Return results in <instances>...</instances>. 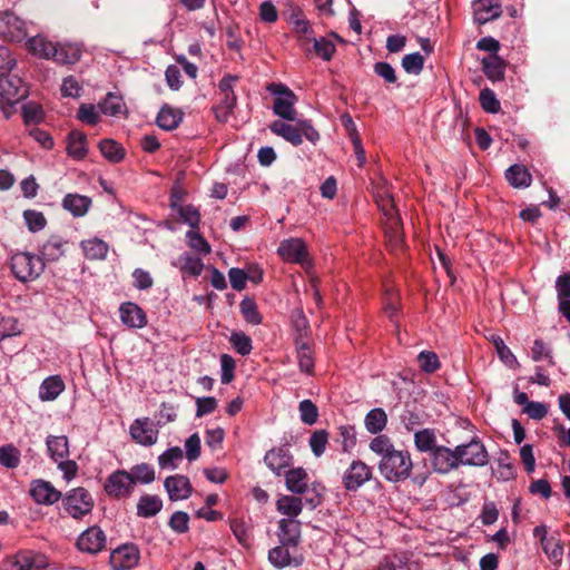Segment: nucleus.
Listing matches in <instances>:
<instances>
[{"label":"nucleus","mask_w":570,"mask_h":570,"mask_svg":"<svg viewBox=\"0 0 570 570\" xmlns=\"http://www.w3.org/2000/svg\"><path fill=\"white\" fill-rule=\"evenodd\" d=\"M279 546L268 552L269 562L278 569L286 567H299L304 558L297 551L301 541V532L297 524L292 521H278Z\"/></svg>","instance_id":"obj_1"},{"label":"nucleus","mask_w":570,"mask_h":570,"mask_svg":"<svg viewBox=\"0 0 570 570\" xmlns=\"http://www.w3.org/2000/svg\"><path fill=\"white\" fill-rule=\"evenodd\" d=\"M312 492H314L312 495H306L304 499L289 494L281 495L276 501V510L286 518L279 521H292L297 524V530L301 531V521L297 520V517L302 513L303 504L305 503L312 509H315L322 502L321 495L316 493L315 487L312 488Z\"/></svg>","instance_id":"obj_2"},{"label":"nucleus","mask_w":570,"mask_h":570,"mask_svg":"<svg viewBox=\"0 0 570 570\" xmlns=\"http://www.w3.org/2000/svg\"><path fill=\"white\" fill-rule=\"evenodd\" d=\"M413 462L407 451L394 450L390 455L382 458L379 464L380 472L390 482H400L410 476Z\"/></svg>","instance_id":"obj_3"},{"label":"nucleus","mask_w":570,"mask_h":570,"mask_svg":"<svg viewBox=\"0 0 570 570\" xmlns=\"http://www.w3.org/2000/svg\"><path fill=\"white\" fill-rule=\"evenodd\" d=\"M28 96L22 79L14 75L0 76V109L9 118L11 108Z\"/></svg>","instance_id":"obj_4"},{"label":"nucleus","mask_w":570,"mask_h":570,"mask_svg":"<svg viewBox=\"0 0 570 570\" xmlns=\"http://www.w3.org/2000/svg\"><path fill=\"white\" fill-rule=\"evenodd\" d=\"M269 129L294 146H299L303 142V136L313 144L320 139L318 132L306 120H299L296 126L275 120L269 125Z\"/></svg>","instance_id":"obj_5"},{"label":"nucleus","mask_w":570,"mask_h":570,"mask_svg":"<svg viewBox=\"0 0 570 570\" xmlns=\"http://www.w3.org/2000/svg\"><path fill=\"white\" fill-rule=\"evenodd\" d=\"M43 269L45 263L39 256L21 252L11 257V271L16 278L21 282L36 279Z\"/></svg>","instance_id":"obj_6"},{"label":"nucleus","mask_w":570,"mask_h":570,"mask_svg":"<svg viewBox=\"0 0 570 570\" xmlns=\"http://www.w3.org/2000/svg\"><path fill=\"white\" fill-rule=\"evenodd\" d=\"M62 508L70 517L80 519L91 512L94 499L86 489L76 488L62 498Z\"/></svg>","instance_id":"obj_7"},{"label":"nucleus","mask_w":570,"mask_h":570,"mask_svg":"<svg viewBox=\"0 0 570 570\" xmlns=\"http://www.w3.org/2000/svg\"><path fill=\"white\" fill-rule=\"evenodd\" d=\"M454 453H456L459 466H484L489 462L488 451L478 438H473L466 444L455 446Z\"/></svg>","instance_id":"obj_8"},{"label":"nucleus","mask_w":570,"mask_h":570,"mask_svg":"<svg viewBox=\"0 0 570 570\" xmlns=\"http://www.w3.org/2000/svg\"><path fill=\"white\" fill-rule=\"evenodd\" d=\"M47 563L42 556L32 551H19L0 562V570H41Z\"/></svg>","instance_id":"obj_9"},{"label":"nucleus","mask_w":570,"mask_h":570,"mask_svg":"<svg viewBox=\"0 0 570 570\" xmlns=\"http://www.w3.org/2000/svg\"><path fill=\"white\" fill-rule=\"evenodd\" d=\"M28 35L27 23L12 11L0 12V36L8 41L20 42Z\"/></svg>","instance_id":"obj_10"},{"label":"nucleus","mask_w":570,"mask_h":570,"mask_svg":"<svg viewBox=\"0 0 570 570\" xmlns=\"http://www.w3.org/2000/svg\"><path fill=\"white\" fill-rule=\"evenodd\" d=\"M104 489L109 497L124 499L131 495L135 485L128 471L117 470L107 478Z\"/></svg>","instance_id":"obj_11"},{"label":"nucleus","mask_w":570,"mask_h":570,"mask_svg":"<svg viewBox=\"0 0 570 570\" xmlns=\"http://www.w3.org/2000/svg\"><path fill=\"white\" fill-rule=\"evenodd\" d=\"M277 254L287 263L305 265L309 262L307 247L301 238L282 240Z\"/></svg>","instance_id":"obj_12"},{"label":"nucleus","mask_w":570,"mask_h":570,"mask_svg":"<svg viewBox=\"0 0 570 570\" xmlns=\"http://www.w3.org/2000/svg\"><path fill=\"white\" fill-rule=\"evenodd\" d=\"M372 478L371 468L364 462L353 461L343 475L344 488L355 491Z\"/></svg>","instance_id":"obj_13"},{"label":"nucleus","mask_w":570,"mask_h":570,"mask_svg":"<svg viewBox=\"0 0 570 570\" xmlns=\"http://www.w3.org/2000/svg\"><path fill=\"white\" fill-rule=\"evenodd\" d=\"M139 550L135 544H124L110 553L114 570H130L138 564Z\"/></svg>","instance_id":"obj_14"},{"label":"nucleus","mask_w":570,"mask_h":570,"mask_svg":"<svg viewBox=\"0 0 570 570\" xmlns=\"http://www.w3.org/2000/svg\"><path fill=\"white\" fill-rule=\"evenodd\" d=\"M132 440L144 446L154 445L158 440V430L148 417L135 420L129 428Z\"/></svg>","instance_id":"obj_15"},{"label":"nucleus","mask_w":570,"mask_h":570,"mask_svg":"<svg viewBox=\"0 0 570 570\" xmlns=\"http://www.w3.org/2000/svg\"><path fill=\"white\" fill-rule=\"evenodd\" d=\"M106 541L105 532L99 527L94 525L79 535L77 547L82 552L95 554L105 548Z\"/></svg>","instance_id":"obj_16"},{"label":"nucleus","mask_w":570,"mask_h":570,"mask_svg":"<svg viewBox=\"0 0 570 570\" xmlns=\"http://www.w3.org/2000/svg\"><path fill=\"white\" fill-rule=\"evenodd\" d=\"M29 492L38 504L51 505L61 499V492L49 481L41 479L31 482Z\"/></svg>","instance_id":"obj_17"},{"label":"nucleus","mask_w":570,"mask_h":570,"mask_svg":"<svg viewBox=\"0 0 570 570\" xmlns=\"http://www.w3.org/2000/svg\"><path fill=\"white\" fill-rule=\"evenodd\" d=\"M164 487L170 501L186 500L193 493L189 479L181 474L167 476L164 481Z\"/></svg>","instance_id":"obj_18"},{"label":"nucleus","mask_w":570,"mask_h":570,"mask_svg":"<svg viewBox=\"0 0 570 570\" xmlns=\"http://www.w3.org/2000/svg\"><path fill=\"white\" fill-rule=\"evenodd\" d=\"M432 465L435 472L446 474L459 468L458 456L454 449L436 446L431 453Z\"/></svg>","instance_id":"obj_19"},{"label":"nucleus","mask_w":570,"mask_h":570,"mask_svg":"<svg viewBox=\"0 0 570 570\" xmlns=\"http://www.w3.org/2000/svg\"><path fill=\"white\" fill-rule=\"evenodd\" d=\"M69 242L59 235H51L40 247L41 261L52 263L59 261L67 253Z\"/></svg>","instance_id":"obj_20"},{"label":"nucleus","mask_w":570,"mask_h":570,"mask_svg":"<svg viewBox=\"0 0 570 570\" xmlns=\"http://www.w3.org/2000/svg\"><path fill=\"white\" fill-rule=\"evenodd\" d=\"M264 462L276 475H281L292 465L293 456L286 446H279L267 451Z\"/></svg>","instance_id":"obj_21"},{"label":"nucleus","mask_w":570,"mask_h":570,"mask_svg":"<svg viewBox=\"0 0 570 570\" xmlns=\"http://www.w3.org/2000/svg\"><path fill=\"white\" fill-rule=\"evenodd\" d=\"M286 489L294 494H309V478L305 469L293 468L285 471Z\"/></svg>","instance_id":"obj_22"},{"label":"nucleus","mask_w":570,"mask_h":570,"mask_svg":"<svg viewBox=\"0 0 570 570\" xmlns=\"http://www.w3.org/2000/svg\"><path fill=\"white\" fill-rule=\"evenodd\" d=\"M121 322L130 328H142L147 324V315L136 303L126 302L119 307Z\"/></svg>","instance_id":"obj_23"},{"label":"nucleus","mask_w":570,"mask_h":570,"mask_svg":"<svg viewBox=\"0 0 570 570\" xmlns=\"http://www.w3.org/2000/svg\"><path fill=\"white\" fill-rule=\"evenodd\" d=\"M474 20L484 24L500 17L501 10L498 0H476L473 2Z\"/></svg>","instance_id":"obj_24"},{"label":"nucleus","mask_w":570,"mask_h":570,"mask_svg":"<svg viewBox=\"0 0 570 570\" xmlns=\"http://www.w3.org/2000/svg\"><path fill=\"white\" fill-rule=\"evenodd\" d=\"M334 39L340 42H344L343 38H341L335 32H331L326 37H321V38L313 37L312 41H313V50H314L315 55L325 61H330L336 51V46L334 43Z\"/></svg>","instance_id":"obj_25"},{"label":"nucleus","mask_w":570,"mask_h":570,"mask_svg":"<svg viewBox=\"0 0 570 570\" xmlns=\"http://www.w3.org/2000/svg\"><path fill=\"white\" fill-rule=\"evenodd\" d=\"M559 312L570 323V273L560 275L556 281Z\"/></svg>","instance_id":"obj_26"},{"label":"nucleus","mask_w":570,"mask_h":570,"mask_svg":"<svg viewBox=\"0 0 570 570\" xmlns=\"http://www.w3.org/2000/svg\"><path fill=\"white\" fill-rule=\"evenodd\" d=\"M52 60L61 65L76 63L81 56V49L76 43H53Z\"/></svg>","instance_id":"obj_27"},{"label":"nucleus","mask_w":570,"mask_h":570,"mask_svg":"<svg viewBox=\"0 0 570 570\" xmlns=\"http://www.w3.org/2000/svg\"><path fill=\"white\" fill-rule=\"evenodd\" d=\"M91 206V198L79 194H67L62 199L63 209L75 217L85 216Z\"/></svg>","instance_id":"obj_28"},{"label":"nucleus","mask_w":570,"mask_h":570,"mask_svg":"<svg viewBox=\"0 0 570 570\" xmlns=\"http://www.w3.org/2000/svg\"><path fill=\"white\" fill-rule=\"evenodd\" d=\"M87 137L83 132L72 130L67 140V154L76 159H83L87 155Z\"/></svg>","instance_id":"obj_29"},{"label":"nucleus","mask_w":570,"mask_h":570,"mask_svg":"<svg viewBox=\"0 0 570 570\" xmlns=\"http://www.w3.org/2000/svg\"><path fill=\"white\" fill-rule=\"evenodd\" d=\"M163 509V500L156 494H144L137 503V515L140 518L155 517Z\"/></svg>","instance_id":"obj_30"},{"label":"nucleus","mask_w":570,"mask_h":570,"mask_svg":"<svg viewBox=\"0 0 570 570\" xmlns=\"http://www.w3.org/2000/svg\"><path fill=\"white\" fill-rule=\"evenodd\" d=\"M50 458L56 462L69 458V442L65 435H49L46 440Z\"/></svg>","instance_id":"obj_31"},{"label":"nucleus","mask_w":570,"mask_h":570,"mask_svg":"<svg viewBox=\"0 0 570 570\" xmlns=\"http://www.w3.org/2000/svg\"><path fill=\"white\" fill-rule=\"evenodd\" d=\"M83 255L88 259H105L108 254V244L98 237L85 239L80 243Z\"/></svg>","instance_id":"obj_32"},{"label":"nucleus","mask_w":570,"mask_h":570,"mask_svg":"<svg viewBox=\"0 0 570 570\" xmlns=\"http://www.w3.org/2000/svg\"><path fill=\"white\" fill-rule=\"evenodd\" d=\"M296 102V96L294 92H289V95L285 97H276L273 105V111L278 117L286 120H295L296 119V110L294 105Z\"/></svg>","instance_id":"obj_33"},{"label":"nucleus","mask_w":570,"mask_h":570,"mask_svg":"<svg viewBox=\"0 0 570 570\" xmlns=\"http://www.w3.org/2000/svg\"><path fill=\"white\" fill-rule=\"evenodd\" d=\"M65 390V383L60 376L47 377L39 387V397L42 401L56 400Z\"/></svg>","instance_id":"obj_34"},{"label":"nucleus","mask_w":570,"mask_h":570,"mask_svg":"<svg viewBox=\"0 0 570 570\" xmlns=\"http://www.w3.org/2000/svg\"><path fill=\"white\" fill-rule=\"evenodd\" d=\"M171 208L179 215L183 223L196 228L200 222V214L193 205H179L175 195L171 196Z\"/></svg>","instance_id":"obj_35"},{"label":"nucleus","mask_w":570,"mask_h":570,"mask_svg":"<svg viewBox=\"0 0 570 570\" xmlns=\"http://www.w3.org/2000/svg\"><path fill=\"white\" fill-rule=\"evenodd\" d=\"M183 120V112L179 109L164 106L158 112L156 122L165 130L176 129Z\"/></svg>","instance_id":"obj_36"},{"label":"nucleus","mask_w":570,"mask_h":570,"mask_svg":"<svg viewBox=\"0 0 570 570\" xmlns=\"http://www.w3.org/2000/svg\"><path fill=\"white\" fill-rule=\"evenodd\" d=\"M26 47L28 51L33 56L45 59L53 58V43L42 36H35L29 38L26 42Z\"/></svg>","instance_id":"obj_37"},{"label":"nucleus","mask_w":570,"mask_h":570,"mask_svg":"<svg viewBox=\"0 0 570 570\" xmlns=\"http://www.w3.org/2000/svg\"><path fill=\"white\" fill-rule=\"evenodd\" d=\"M296 353L297 362L301 372L308 375L313 374L314 371V352L307 342L297 340L296 341Z\"/></svg>","instance_id":"obj_38"},{"label":"nucleus","mask_w":570,"mask_h":570,"mask_svg":"<svg viewBox=\"0 0 570 570\" xmlns=\"http://www.w3.org/2000/svg\"><path fill=\"white\" fill-rule=\"evenodd\" d=\"M505 178L515 188H525L529 187L532 177L531 174L524 166L513 165L505 171Z\"/></svg>","instance_id":"obj_39"},{"label":"nucleus","mask_w":570,"mask_h":570,"mask_svg":"<svg viewBox=\"0 0 570 570\" xmlns=\"http://www.w3.org/2000/svg\"><path fill=\"white\" fill-rule=\"evenodd\" d=\"M483 71L485 76L492 80L498 81L504 78L505 65L497 55H492L482 60Z\"/></svg>","instance_id":"obj_40"},{"label":"nucleus","mask_w":570,"mask_h":570,"mask_svg":"<svg viewBox=\"0 0 570 570\" xmlns=\"http://www.w3.org/2000/svg\"><path fill=\"white\" fill-rule=\"evenodd\" d=\"M365 428L372 433L376 434L384 430L387 423V415L383 409L376 407L371 410L365 416Z\"/></svg>","instance_id":"obj_41"},{"label":"nucleus","mask_w":570,"mask_h":570,"mask_svg":"<svg viewBox=\"0 0 570 570\" xmlns=\"http://www.w3.org/2000/svg\"><path fill=\"white\" fill-rule=\"evenodd\" d=\"M219 102L214 107L215 117L219 122H226L232 115L237 98L236 95H219Z\"/></svg>","instance_id":"obj_42"},{"label":"nucleus","mask_w":570,"mask_h":570,"mask_svg":"<svg viewBox=\"0 0 570 570\" xmlns=\"http://www.w3.org/2000/svg\"><path fill=\"white\" fill-rule=\"evenodd\" d=\"M175 265L179 267L181 272L191 276H199L204 268V264L199 257L191 256L187 253L180 255Z\"/></svg>","instance_id":"obj_43"},{"label":"nucleus","mask_w":570,"mask_h":570,"mask_svg":"<svg viewBox=\"0 0 570 570\" xmlns=\"http://www.w3.org/2000/svg\"><path fill=\"white\" fill-rule=\"evenodd\" d=\"M376 204L387 220L392 222L393 218L400 219L395 208L394 199L387 189L380 190L376 194Z\"/></svg>","instance_id":"obj_44"},{"label":"nucleus","mask_w":570,"mask_h":570,"mask_svg":"<svg viewBox=\"0 0 570 570\" xmlns=\"http://www.w3.org/2000/svg\"><path fill=\"white\" fill-rule=\"evenodd\" d=\"M129 475L134 481V485L137 483L149 484L155 480V470L148 463H140L130 469Z\"/></svg>","instance_id":"obj_45"},{"label":"nucleus","mask_w":570,"mask_h":570,"mask_svg":"<svg viewBox=\"0 0 570 570\" xmlns=\"http://www.w3.org/2000/svg\"><path fill=\"white\" fill-rule=\"evenodd\" d=\"M102 114L108 116H119L125 112L126 106L121 97L108 94L106 99L99 105Z\"/></svg>","instance_id":"obj_46"},{"label":"nucleus","mask_w":570,"mask_h":570,"mask_svg":"<svg viewBox=\"0 0 570 570\" xmlns=\"http://www.w3.org/2000/svg\"><path fill=\"white\" fill-rule=\"evenodd\" d=\"M414 443L420 452H433L436 448V435L433 430L424 429L414 434Z\"/></svg>","instance_id":"obj_47"},{"label":"nucleus","mask_w":570,"mask_h":570,"mask_svg":"<svg viewBox=\"0 0 570 570\" xmlns=\"http://www.w3.org/2000/svg\"><path fill=\"white\" fill-rule=\"evenodd\" d=\"M541 547L552 563H561L563 557V546L560 539L554 535H550V538L543 542Z\"/></svg>","instance_id":"obj_48"},{"label":"nucleus","mask_w":570,"mask_h":570,"mask_svg":"<svg viewBox=\"0 0 570 570\" xmlns=\"http://www.w3.org/2000/svg\"><path fill=\"white\" fill-rule=\"evenodd\" d=\"M183 458V450L179 446H173L159 455L158 464L161 469L174 470L177 468L178 462H180Z\"/></svg>","instance_id":"obj_49"},{"label":"nucleus","mask_w":570,"mask_h":570,"mask_svg":"<svg viewBox=\"0 0 570 570\" xmlns=\"http://www.w3.org/2000/svg\"><path fill=\"white\" fill-rule=\"evenodd\" d=\"M102 156L111 163H118L124 158L121 146L112 139H104L99 144Z\"/></svg>","instance_id":"obj_50"},{"label":"nucleus","mask_w":570,"mask_h":570,"mask_svg":"<svg viewBox=\"0 0 570 570\" xmlns=\"http://www.w3.org/2000/svg\"><path fill=\"white\" fill-rule=\"evenodd\" d=\"M21 333L22 327L17 318L10 316L0 318V342L12 336H18Z\"/></svg>","instance_id":"obj_51"},{"label":"nucleus","mask_w":570,"mask_h":570,"mask_svg":"<svg viewBox=\"0 0 570 570\" xmlns=\"http://www.w3.org/2000/svg\"><path fill=\"white\" fill-rule=\"evenodd\" d=\"M229 342L235 351L243 356L248 355L252 352V340L243 332H233L230 334Z\"/></svg>","instance_id":"obj_52"},{"label":"nucleus","mask_w":570,"mask_h":570,"mask_svg":"<svg viewBox=\"0 0 570 570\" xmlns=\"http://www.w3.org/2000/svg\"><path fill=\"white\" fill-rule=\"evenodd\" d=\"M240 312L245 318V321L253 325H258L262 323V316L257 309L256 303L250 298H244L240 304Z\"/></svg>","instance_id":"obj_53"},{"label":"nucleus","mask_w":570,"mask_h":570,"mask_svg":"<svg viewBox=\"0 0 570 570\" xmlns=\"http://www.w3.org/2000/svg\"><path fill=\"white\" fill-rule=\"evenodd\" d=\"M420 368L425 373H434L441 366L439 356L431 351H422L417 356Z\"/></svg>","instance_id":"obj_54"},{"label":"nucleus","mask_w":570,"mask_h":570,"mask_svg":"<svg viewBox=\"0 0 570 570\" xmlns=\"http://www.w3.org/2000/svg\"><path fill=\"white\" fill-rule=\"evenodd\" d=\"M23 218L28 229L32 233L42 230L47 225V219L41 212L28 209L23 212Z\"/></svg>","instance_id":"obj_55"},{"label":"nucleus","mask_w":570,"mask_h":570,"mask_svg":"<svg viewBox=\"0 0 570 570\" xmlns=\"http://www.w3.org/2000/svg\"><path fill=\"white\" fill-rule=\"evenodd\" d=\"M20 463V452L17 448L13 445H6L0 448V464L9 468L14 469Z\"/></svg>","instance_id":"obj_56"},{"label":"nucleus","mask_w":570,"mask_h":570,"mask_svg":"<svg viewBox=\"0 0 570 570\" xmlns=\"http://www.w3.org/2000/svg\"><path fill=\"white\" fill-rule=\"evenodd\" d=\"M424 66V58L421 53L414 52L402 58V67L407 73L419 75Z\"/></svg>","instance_id":"obj_57"},{"label":"nucleus","mask_w":570,"mask_h":570,"mask_svg":"<svg viewBox=\"0 0 570 570\" xmlns=\"http://www.w3.org/2000/svg\"><path fill=\"white\" fill-rule=\"evenodd\" d=\"M301 420L307 424L313 425L318 419L317 406L311 400H303L298 405Z\"/></svg>","instance_id":"obj_58"},{"label":"nucleus","mask_w":570,"mask_h":570,"mask_svg":"<svg viewBox=\"0 0 570 570\" xmlns=\"http://www.w3.org/2000/svg\"><path fill=\"white\" fill-rule=\"evenodd\" d=\"M230 530L242 546L249 544V525L244 519H233L230 521Z\"/></svg>","instance_id":"obj_59"},{"label":"nucleus","mask_w":570,"mask_h":570,"mask_svg":"<svg viewBox=\"0 0 570 570\" xmlns=\"http://www.w3.org/2000/svg\"><path fill=\"white\" fill-rule=\"evenodd\" d=\"M293 31L297 35L299 46L305 48V46L312 41L313 38V29L309 21L305 18L301 21H295L293 26Z\"/></svg>","instance_id":"obj_60"},{"label":"nucleus","mask_w":570,"mask_h":570,"mask_svg":"<svg viewBox=\"0 0 570 570\" xmlns=\"http://www.w3.org/2000/svg\"><path fill=\"white\" fill-rule=\"evenodd\" d=\"M328 434L325 430H317L313 432L309 438V446L315 456H321L326 449Z\"/></svg>","instance_id":"obj_61"},{"label":"nucleus","mask_w":570,"mask_h":570,"mask_svg":"<svg viewBox=\"0 0 570 570\" xmlns=\"http://www.w3.org/2000/svg\"><path fill=\"white\" fill-rule=\"evenodd\" d=\"M188 246L199 254L208 255L210 253V246L208 242L197 232L189 230L186 234Z\"/></svg>","instance_id":"obj_62"},{"label":"nucleus","mask_w":570,"mask_h":570,"mask_svg":"<svg viewBox=\"0 0 570 570\" xmlns=\"http://www.w3.org/2000/svg\"><path fill=\"white\" fill-rule=\"evenodd\" d=\"M370 449L381 455V459L390 455L395 450L390 439L385 435L374 438L370 443Z\"/></svg>","instance_id":"obj_63"},{"label":"nucleus","mask_w":570,"mask_h":570,"mask_svg":"<svg viewBox=\"0 0 570 570\" xmlns=\"http://www.w3.org/2000/svg\"><path fill=\"white\" fill-rule=\"evenodd\" d=\"M480 105L488 112L495 114L500 110V101L497 99L495 94L489 88L481 90Z\"/></svg>","instance_id":"obj_64"}]
</instances>
